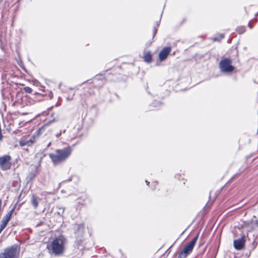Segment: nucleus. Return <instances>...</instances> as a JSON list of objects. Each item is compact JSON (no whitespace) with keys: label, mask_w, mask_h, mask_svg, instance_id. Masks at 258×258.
<instances>
[{"label":"nucleus","mask_w":258,"mask_h":258,"mask_svg":"<svg viewBox=\"0 0 258 258\" xmlns=\"http://www.w3.org/2000/svg\"><path fill=\"white\" fill-rule=\"evenodd\" d=\"M67 242V239L63 235H61L55 237L49 244L47 245L49 253L55 256L62 255Z\"/></svg>","instance_id":"f257e3e1"},{"label":"nucleus","mask_w":258,"mask_h":258,"mask_svg":"<svg viewBox=\"0 0 258 258\" xmlns=\"http://www.w3.org/2000/svg\"><path fill=\"white\" fill-rule=\"evenodd\" d=\"M72 151L70 147H67L62 149L56 150L55 153H50L49 156L53 163L56 165L66 161L71 154Z\"/></svg>","instance_id":"f03ea898"},{"label":"nucleus","mask_w":258,"mask_h":258,"mask_svg":"<svg viewBox=\"0 0 258 258\" xmlns=\"http://www.w3.org/2000/svg\"><path fill=\"white\" fill-rule=\"evenodd\" d=\"M20 248L17 245H14L5 248L0 253V258H19Z\"/></svg>","instance_id":"7ed1b4c3"},{"label":"nucleus","mask_w":258,"mask_h":258,"mask_svg":"<svg viewBox=\"0 0 258 258\" xmlns=\"http://www.w3.org/2000/svg\"><path fill=\"white\" fill-rule=\"evenodd\" d=\"M232 60L229 58H224L219 63V67L221 73H230L234 70V67L232 64Z\"/></svg>","instance_id":"20e7f679"},{"label":"nucleus","mask_w":258,"mask_h":258,"mask_svg":"<svg viewBox=\"0 0 258 258\" xmlns=\"http://www.w3.org/2000/svg\"><path fill=\"white\" fill-rule=\"evenodd\" d=\"M198 237L199 234L185 246L184 248L179 252L178 258H186L192 252Z\"/></svg>","instance_id":"39448f33"},{"label":"nucleus","mask_w":258,"mask_h":258,"mask_svg":"<svg viewBox=\"0 0 258 258\" xmlns=\"http://www.w3.org/2000/svg\"><path fill=\"white\" fill-rule=\"evenodd\" d=\"M12 165V157L9 155H4L0 157V169L6 171L11 169Z\"/></svg>","instance_id":"423d86ee"},{"label":"nucleus","mask_w":258,"mask_h":258,"mask_svg":"<svg viewBox=\"0 0 258 258\" xmlns=\"http://www.w3.org/2000/svg\"><path fill=\"white\" fill-rule=\"evenodd\" d=\"M36 142V136L35 135L32 136L29 139H22L19 142V145L21 147L32 146Z\"/></svg>","instance_id":"0eeeda50"},{"label":"nucleus","mask_w":258,"mask_h":258,"mask_svg":"<svg viewBox=\"0 0 258 258\" xmlns=\"http://www.w3.org/2000/svg\"><path fill=\"white\" fill-rule=\"evenodd\" d=\"M93 83L96 87H101L105 83V78L102 75H97L94 78Z\"/></svg>","instance_id":"6e6552de"},{"label":"nucleus","mask_w":258,"mask_h":258,"mask_svg":"<svg viewBox=\"0 0 258 258\" xmlns=\"http://www.w3.org/2000/svg\"><path fill=\"white\" fill-rule=\"evenodd\" d=\"M74 229L75 230V235L77 238L81 240V238L83 236L84 233V224H76Z\"/></svg>","instance_id":"1a4fd4ad"},{"label":"nucleus","mask_w":258,"mask_h":258,"mask_svg":"<svg viewBox=\"0 0 258 258\" xmlns=\"http://www.w3.org/2000/svg\"><path fill=\"white\" fill-rule=\"evenodd\" d=\"M245 242V235H243L240 238L234 240L233 241L234 248L237 250L243 249L244 247Z\"/></svg>","instance_id":"9d476101"},{"label":"nucleus","mask_w":258,"mask_h":258,"mask_svg":"<svg viewBox=\"0 0 258 258\" xmlns=\"http://www.w3.org/2000/svg\"><path fill=\"white\" fill-rule=\"evenodd\" d=\"M171 51V47H164L159 53V59L161 61H162L166 59L167 56Z\"/></svg>","instance_id":"9b49d317"},{"label":"nucleus","mask_w":258,"mask_h":258,"mask_svg":"<svg viewBox=\"0 0 258 258\" xmlns=\"http://www.w3.org/2000/svg\"><path fill=\"white\" fill-rule=\"evenodd\" d=\"M16 206H15L3 218L2 221L8 223L12 215L15 211Z\"/></svg>","instance_id":"f8f14e48"},{"label":"nucleus","mask_w":258,"mask_h":258,"mask_svg":"<svg viewBox=\"0 0 258 258\" xmlns=\"http://www.w3.org/2000/svg\"><path fill=\"white\" fill-rule=\"evenodd\" d=\"M143 58L144 61L148 63H151L152 61V55L150 51H145L144 52Z\"/></svg>","instance_id":"ddd939ff"},{"label":"nucleus","mask_w":258,"mask_h":258,"mask_svg":"<svg viewBox=\"0 0 258 258\" xmlns=\"http://www.w3.org/2000/svg\"><path fill=\"white\" fill-rule=\"evenodd\" d=\"M31 203L33 206L34 209H37L38 206V199L34 195H33L31 198Z\"/></svg>","instance_id":"4468645a"},{"label":"nucleus","mask_w":258,"mask_h":258,"mask_svg":"<svg viewBox=\"0 0 258 258\" xmlns=\"http://www.w3.org/2000/svg\"><path fill=\"white\" fill-rule=\"evenodd\" d=\"M245 31V29L243 26H239L236 28V31L240 34L243 33Z\"/></svg>","instance_id":"2eb2a0df"},{"label":"nucleus","mask_w":258,"mask_h":258,"mask_svg":"<svg viewBox=\"0 0 258 258\" xmlns=\"http://www.w3.org/2000/svg\"><path fill=\"white\" fill-rule=\"evenodd\" d=\"M224 37V35L223 34H221L220 35V38H218L217 37H214L212 38V39L214 41H219L221 39H222Z\"/></svg>","instance_id":"dca6fc26"},{"label":"nucleus","mask_w":258,"mask_h":258,"mask_svg":"<svg viewBox=\"0 0 258 258\" xmlns=\"http://www.w3.org/2000/svg\"><path fill=\"white\" fill-rule=\"evenodd\" d=\"M24 90L26 93H31L32 92V89L29 87H26L24 88Z\"/></svg>","instance_id":"f3484780"},{"label":"nucleus","mask_w":258,"mask_h":258,"mask_svg":"<svg viewBox=\"0 0 258 258\" xmlns=\"http://www.w3.org/2000/svg\"><path fill=\"white\" fill-rule=\"evenodd\" d=\"M8 223H6V222H3L2 221V224L1 225H0V226H1L2 227H3L4 229L6 227V226L7 225Z\"/></svg>","instance_id":"a211bd4d"},{"label":"nucleus","mask_w":258,"mask_h":258,"mask_svg":"<svg viewBox=\"0 0 258 258\" xmlns=\"http://www.w3.org/2000/svg\"><path fill=\"white\" fill-rule=\"evenodd\" d=\"M8 223H6V222H3L2 221V224L1 225H0V226H1L2 227H3L4 229L6 227V226L7 225Z\"/></svg>","instance_id":"6ab92c4d"},{"label":"nucleus","mask_w":258,"mask_h":258,"mask_svg":"<svg viewBox=\"0 0 258 258\" xmlns=\"http://www.w3.org/2000/svg\"><path fill=\"white\" fill-rule=\"evenodd\" d=\"M35 174L34 173H30L29 175V176L31 178V179H33L35 176Z\"/></svg>","instance_id":"aec40b11"},{"label":"nucleus","mask_w":258,"mask_h":258,"mask_svg":"<svg viewBox=\"0 0 258 258\" xmlns=\"http://www.w3.org/2000/svg\"><path fill=\"white\" fill-rule=\"evenodd\" d=\"M254 225L257 227L258 228V221L257 220H256L255 223H254Z\"/></svg>","instance_id":"412c9836"},{"label":"nucleus","mask_w":258,"mask_h":258,"mask_svg":"<svg viewBox=\"0 0 258 258\" xmlns=\"http://www.w3.org/2000/svg\"><path fill=\"white\" fill-rule=\"evenodd\" d=\"M61 133H62V132L61 131H60V132L59 133H57V135H56V137H59L61 135Z\"/></svg>","instance_id":"4be33fe9"},{"label":"nucleus","mask_w":258,"mask_h":258,"mask_svg":"<svg viewBox=\"0 0 258 258\" xmlns=\"http://www.w3.org/2000/svg\"><path fill=\"white\" fill-rule=\"evenodd\" d=\"M2 139H3L2 133V132H0V141H2Z\"/></svg>","instance_id":"5701e85b"},{"label":"nucleus","mask_w":258,"mask_h":258,"mask_svg":"<svg viewBox=\"0 0 258 258\" xmlns=\"http://www.w3.org/2000/svg\"><path fill=\"white\" fill-rule=\"evenodd\" d=\"M157 31V28H154V35H155V34L156 33Z\"/></svg>","instance_id":"b1692460"},{"label":"nucleus","mask_w":258,"mask_h":258,"mask_svg":"<svg viewBox=\"0 0 258 258\" xmlns=\"http://www.w3.org/2000/svg\"><path fill=\"white\" fill-rule=\"evenodd\" d=\"M4 230V228L0 226V233L2 232V231Z\"/></svg>","instance_id":"393cba45"},{"label":"nucleus","mask_w":258,"mask_h":258,"mask_svg":"<svg viewBox=\"0 0 258 258\" xmlns=\"http://www.w3.org/2000/svg\"><path fill=\"white\" fill-rule=\"evenodd\" d=\"M4 230V228L0 226V233L2 232V231Z\"/></svg>","instance_id":"a878e982"},{"label":"nucleus","mask_w":258,"mask_h":258,"mask_svg":"<svg viewBox=\"0 0 258 258\" xmlns=\"http://www.w3.org/2000/svg\"><path fill=\"white\" fill-rule=\"evenodd\" d=\"M72 98H73V97H71V98L68 97V98H67V100H70H70H72Z\"/></svg>","instance_id":"bb28decb"},{"label":"nucleus","mask_w":258,"mask_h":258,"mask_svg":"<svg viewBox=\"0 0 258 258\" xmlns=\"http://www.w3.org/2000/svg\"><path fill=\"white\" fill-rule=\"evenodd\" d=\"M248 26H249V28L252 29V27L250 24H248Z\"/></svg>","instance_id":"cd10ccee"},{"label":"nucleus","mask_w":258,"mask_h":258,"mask_svg":"<svg viewBox=\"0 0 258 258\" xmlns=\"http://www.w3.org/2000/svg\"><path fill=\"white\" fill-rule=\"evenodd\" d=\"M61 83H60L58 85V87L60 88L61 87Z\"/></svg>","instance_id":"c85d7f7f"},{"label":"nucleus","mask_w":258,"mask_h":258,"mask_svg":"<svg viewBox=\"0 0 258 258\" xmlns=\"http://www.w3.org/2000/svg\"><path fill=\"white\" fill-rule=\"evenodd\" d=\"M258 16V12L255 14V17H256Z\"/></svg>","instance_id":"c756f323"},{"label":"nucleus","mask_w":258,"mask_h":258,"mask_svg":"<svg viewBox=\"0 0 258 258\" xmlns=\"http://www.w3.org/2000/svg\"><path fill=\"white\" fill-rule=\"evenodd\" d=\"M65 132H66V130H63L62 132L64 133H65Z\"/></svg>","instance_id":"7c9ffc66"},{"label":"nucleus","mask_w":258,"mask_h":258,"mask_svg":"<svg viewBox=\"0 0 258 258\" xmlns=\"http://www.w3.org/2000/svg\"><path fill=\"white\" fill-rule=\"evenodd\" d=\"M146 182H147L148 184L149 183V182H147V181H146Z\"/></svg>","instance_id":"2f4dec72"}]
</instances>
